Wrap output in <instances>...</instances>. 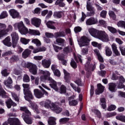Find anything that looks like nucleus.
<instances>
[{
	"label": "nucleus",
	"instance_id": "nucleus-1",
	"mask_svg": "<svg viewBox=\"0 0 125 125\" xmlns=\"http://www.w3.org/2000/svg\"><path fill=\"white\" fill-rule=\"evenodd\" d=\"M22 87L23 88V93L24 94V98L27 101H29L30 103L29 107H31L34 111L39 114L40 111L38 109V105L36 104L32 103L30 101V99H33V94L30 90V84L28 83H23Z\"/></svg>",
	"mask_w": 125,
	"mask_h": 125
},
{
	"label": "nucleus",
	"instance_id": "nucleus-2",
	"mask_svg": "<svg viewBox=\"0 0 125 125\" xmlns=\"http://www.w3.org/2000/svg\"><path fill=\"white\" fill-rule=\"evenodd\" d=\"M40 105L46 108V109H51V110L54 111L57 114H59L62 112V108L56 105L54 103H51V101L49 100L41 102L40 103Z\"/></svg>",
	"mask_w": 125,
	"mask_h": 125
},
{
	"label": "nucleus",
	"instance_id": "nucleus-3",
	"mask_svg": "<svg viewBox=\"0 0 125 125\" xmlns=\"http://www.w3.org/2000/svg\"><path fill=\"white\" fill-rule=\"evenodd\" d=\"M20 110L24 112L22 114V118L26 124L27 125H32L33 124V120L31 118L28 117L29 116H31V112L25 106L21 107Z\"/></svg>",
	"mask_w": 125,
	"mask_h": 125
},
{
	"label": "nucleus",
	"instance_id": "nucleus-4",
	"mask_svg": "<svg viewBox=\"0 0 125 125\" xmlns=\"http://www.w3.org/2000/svg\"><path fill=\"white\" fill-rule=\"evenodd\" d=\"M14 27L16 30H17V29H18L21 35H26V34H28V33H29V30H28V28L26 27L23 21L15 23L14 24Z\"/></svg>",
	"mask_w": 125,
	"mask_h": 125
},
{
	"label": "nucleus",
	"instance_id": "nucleus-5",
	"mask_svg": "<svg viewBox=\"0 0 125 125\" xmlns=\"http://www.w3.org/2000/svg\"><path fill=\"white\" fill-rule=\"evenodd\" d=\"M20 63L22 67H27V68L29 69V72H30L31 74H33V75H36V74H37V65L31 62L27 63L24 61H20Z\"/></svg>",
	"mask_w": 125,
	"mask_h": 125
},
{
	"label": "nucleus",
	"instance_id": "nucleus-6",
	"mask_svg": "<svg viewBox=\"0 0 125 125\" xmlns=\"http://www.w3.org/2000/svg\"><path fill=\"white\" fill-rule=\"evenodd\" d=\"M97 39H98V40L102 41V42H107L110 41L108 34H107L104 31L102 30L100 31V32L97 37Z\"/></svg>",
	"mask_w": 125,
	"mask_h": 125
},
{
	"label": "nucleus",
	"instance_id": "nucleus-7",
	"mask_svg": "<svg viewBox=\"0 0 125 125\" xmlns=\"http://www.w3.org/2000/svg\"><path fill=\"white\" fill-rule=\"evenodd\" d=\"M97 39H98V40L102 41V42H107L110 41L108 34H107L104 31L102 30L100 31V32L97 37Z\"/></svg>",
	"mask_w": 125,
	"mask_h": 125
},
{
	"label": "nucleus",
	"instance_id": "nucleus-8",
	"mask_svg": "<svg viewBox=\"0 0 125 125\" xmlns=\"http://www.w3.org/2000/svg\"><path fill=\"white\" fill-rule=\"evenodd\" d=\"M79 45L81 47L89 44V39L86 36H83L80 40L78 41Z\"/></svg>",
	"mask_w": 125,
	"mask_h": 125
},
{
	"label": "nucleus",
	"instance_id": "nucleus-9",
	"mask_svg": "<svg viewBox=\"0 0 125 125\" xmlns=\"http://www.w3.org/2000/svg\"><path fill=\"white\" fill-rule=\"evenodd\" d=\"M86 9L88 11H89L88 13V16H93L95 14V9L92 6V4L89 1H87L86 3Z\"/></svg>",
	"mask_w": 125,
	"mask_h": 125
},
{
	"label": "nucleus",
	"instance_id": "nucleus-10",
	"mask_svg": "<svg viewBox=\"0 0 125 125\" xmlns=\"http://www.w3.org/2000/svg\"><path fill=\"white\" fill-rule=\"evenodd\" d=\"M48 81H49L50 86L54 89L55 91H58L59 89L58 87L57 86V83H56V81H54V80L50 77L48 78Z\"/></svg>",
	"mask_w": 125,
	"mask_h": 125
},
{
	"label": "nucleus",
	"instance_id": "nucleus-11",
	"mask_svg": "<svg viewBox=\"0 0 125 125\" xmlns=\"http://www.w3.org/2000/svg\"><path fill=\"white\" fill-rule=\"evenodd\" d=\"M11 36L12 39L13 47L14 48L17 44V42L19 40V37L18 36V34L16 33V32H13L11 34Z\"/></svg>",
	"mask_w": 125,
	"mask_h": 125
},
{
	"label": "nucleus",
	"instance_id": "nucleus-12",
	"mask_svg": "<svg viewBox=\"0 0 125 125\" xmlns=\"http://www.w3.org/2000/svg\"><path fill=\"white\" fill-rule=\"evenodd\" d=\"M12 25H9L6 29L0 30V38H2V37H4V36H6V35L8 34V32L12 31Z\"/></svg>",
	"mask_w": 125,
	"mask_h": 125
},
{
	"label": "nucleus",
	"instance_id": "nucleus-13",
	"mask_svg": "<svg viewBox=\"0 0 125 125\" xmlns=\"http://www.w3.org/2000/svg\"><path fill=\"white\" fill-rule=\"evenodd\" d=\"M42 20L38 18H33L31 19V24L34 25L37 28H39L41 26Z\"/></svg>",
	"mask_w": 125,
	"mask_h": 125
},
{
	"label": "nucleus",
	"instance_id": "nucleus-14",
	"mask_svg": "<svg viewBox=\"0 0 125 125\" xmlns=\"http://www.w3.org/2000/svg\"><path fill=\"white\" fill-rule=\"evenodd\" d=\"M88 32L92 37L97 39L100 31L94 28H90L88 29Z\"/></svg>",
	"mask_w": 125,
	"mask_h": 125
},
{
	"label": "nucleus",
	"instance_id": "nucleus-15",
	"mask_svg": "<svg viewBox=\"0 0 125 125\" xmlns=\"http://www.w3.org/2000/svg\"><path fill=\"white\" fill-rule=\"evenodd\" d=\"M9 13L11 16L12 18L13 19H16V18H19L20 16V14H19V12H18V11H16L15 9H10L9 11Z\"/></svg>",
	"mask_w": 125,
	"mask_h": 125
},
{
	"label": "nucleus",
	"instance_id": "nucleus-16",
	"mask_svg": "<svg viewBox=\"0 0 125 125\" xmlns=\"http://www.w3.org/2000/svg\"><path fill=\"white\" fill-rule=\"evenodd\" d=\"M76 96L73 95L68 98V102L69 106H76L78 105V101L74 100Z\"/></svg>",
	"mask_w": 125,
	"mask_h": 125
},
{
	"label": "nucleus",
	"instance_id": "nucleus-17",
	"mask_svg": "<svg viewBox=\"0 0 125 125\" xmlns=\"http://www.w3.org/2000/svg\"><path fill=\"white\" fill-rule=\"evenodd\" d=\"M98 22V21L97 18H90L86 21V24L88 26H90L91 25L97 24Z\"/></svg>",
	"mask_w": 125,
	"mask_h": 125
},
{
	"label": "nucleus",
	"instance_id": "nucleus-18",
	"mask_svg": "<svg viewBox=\"0 0 125 125\" xmlns=\"http://www.w3.org/2000/svg\"><path fill=\"white\" fill-rule=\"evenodd\" d=\"M97 87L98 89H96L95 91L96 94H100L101 93H103V92L104 91L105 87L102 85V84L99 83L98 84Z\"/></svg>",
	"mask_w": 125,
	"mask_h": 125
},
{
	"label": "nucleus",
	"instance_id": "nucleus-19",
	"mask_svg": "<svg viewBox=\"0 0 125 125\" xmlns=\"http://www.w3.org/2000/svg\"><path fill=\"white\" fill-rule=\"evenodd\" d=\"M6 104L8 109H10V108H11V106H13V107L17 106V104L14 102H13L11 99H9L6 101Z\"/></svg>",
	"mask_w": 125,
	"mask_h": 125
},
{
	"label": "nucleus",
	"instance_id": "nucleus-20",
	"mask_svg": "<svg viewBox=\"0 0 125 125\" xmlns=\"http://www.w3.org/2000/svg\"><path fill=\"white\" fill-rule=\"evenodd\" d=\"M34 93L35 96L37 98L40 99L43 97V94L42 92V91H40V90L38 89H35L34 90Z\"/></svg>",
	"mask_w": 125,
	"mask_h": 125
},
{
	"label": "nucleus",
	"instance_id": "nucleus-21",
	"mask_svg": "<svg viewBox=\"0 0 125 125\" xmlns=\"http://www.w3.org/2000/svg\"><path fill=\"white\" fill-rule=\"evenodd\" d=\"M51 64L50 60H47L46 59H43L42 61V64L44 67V68H49Z\"/></svg>",
	"mask_w": 125,
	"mask_h": 125
},
{
	"label": "nucleus",
	"instance_id": "nucleus-22",
	"mask_svg": "<svg viewBox=\"0 0 125 125\" xmlns=\"http://www.w3.org/2000/svg\"><path fill=\"white\" fill-rule=\"evenodd\" d=\"M63 71L64 75V79L66 83H69L70 79H71V74L65 69H63Z\"/></svg>",
	"mask_w": 125,
	"mask_h": 125
},
{
	"label": "nucleus",
	"instance_id": "nucleus-23",
	"mask_svg": "<svg viewBox=\"0 0 125 125\" xmlns=\"http://www.w3.org/2000/svg\"><path fill=\"white\" fill-rule=\"evenodd\" d=\"M13 83L11 78L8 77V79L4 81V83L7 87H8V88H11V87H12V85L11 84H12Z\"/></svg>",
	"mask_w": 125,
	"mask_h": 125
},
{
	"label": "nucleus",
	"instance_id": "nucleus-24",
	"mask_svg": "<svg viewBox=\"0 0 125 125\" xmlns=\"http://www.w3.org/2000/svg\"><path fill=\"white\" fill-rule=\"evenodd\" d=\"M10 37H6L3 41L2 42L4 45L6 46L10 47L12 45L11 42H10Z\"/></svg>",
	"mask_w": 125,
	"mask_h": 125
},
{
	"label": "nucleus",
	"instance_id": "nucleus-25",
	"mask_svg": "<svg viewBox=\"0 0 125 125\" xmlns=\"http://www.w3.org/2000/svg\"><path fill=\"white\" fill-rule=\"evenodd\" d=\"M45 23H46L47 27L49 28V29H52V30H55L56 27L53 25V24H55V22L53 21H49L46 22V21H45Z\"/></svg>",
	"mask_w": 125,
	"mask_h": 125
},
{
	"label": "nucleus",
	"instance_id": "nucleus-26",
	"mask_svg": "<svg viewBox=\"0 0 125 125\" xmlns=\"http://www.w3.org/2000/svg\"><path fill=\"white\" fill-rule=\"evenodd\" d=\"M48 125H56V118L55 117H50L48 120Z\"/></svg>",
	"mask_w": 125,
	"mask_h": 125
},
{
	"label": "nucleus",
	"instance_id": "nucleus-27",
	"mask_svg": "<svg viewBox=\"0 0 125 125\" xmlns=\"http://www.w3.org/2000/svg\"><path fill=\"white\" fill-rule=\"evenodd\" d=\"M108 89L111 92H115L116 91V84L114 83H108Z\"/></svg>",
	"mask_w": 125,
	"mask_h": 125
},
{
	"label": "nucleus",
	"instance_id": "nucleus-28",
	"mask_svg": "<svg viewBox=\"0 0 125 125\" xmlns=\"http://www.w3.org/2000/svg\"><path fill=\"white\" fill-rule=\"evenodd\" d=\"M63 13L62 11L59 12H55L53 14V16L55 18H57L59 19V18H61L62 17V15H63Z\"/></svg>",
	"mask_w": 125,
	"mask_h": 125
},
{
	"label": "nucleus",
	"instance_id": "nucleus-29",
	"mask_svg": "<svg viewBox=\"0 0 125 125\" xmlns=\"http://www.w3.org/2000/svg\"><path fill=\"white\" fill-rule=\"evenodd\" d=\"M63 1H64V0H57L55 4V5H59L61 7H64L65 4Z\"/></svg>",
	"mask_w": 125,
	"mask_h": 125
},
{
	"label": "nucleus",
	"instance_id": "nucleus-30",
	"mask_svg": "<svg viewBox=\"0 0 125 125\" xmlns=\"http://www.w3.org/2000/svg\"><path fill=\"white\" fill-rule=\"evenodd\" d=\"M100 104L104 109H106L107 105H106V99L104 98L100 99Z\"/></svg>",
	"mask_w": 125,
	"mask_h": 125
},
{
	"label": "nucleus",
	"instance_id": "nucleus-31",
	"mask_svg": "<svg viewBox=\"0 0 125 125\" xmlns=\"http://www.w3.org/2000/svg\"><path fill=\"white\" fill-rule=\"evenodd\" d=\"M29 34L31 35H33L34 36H40L41 35V33L38 30L29 29Z\"/></svg>",
	"mask_w": 125,
	"mask_h": 125
},
{
	"label": "nucleus",
	"instance_id": "nucleus-32",
	"mask_svg": "<svg viewBox=\"0 0 125 125\" xmlns=\"http://www.w3.org/2000/svg\"><path fill=\"white\" fill-rule=\"evenodd\" d=\"M31 54V50L27 49H25L22 54L23 58H27Z\"/></svg>",
	"mask_w": 125,
	"mask_h": 125
},
{
	"label": "nucleus",
	"instance_id": "nucleus-33",
	"mask_svg": "<svg viewBox=\"0 0 125 125\" xmlns=\"http://www.w3.org/2000/svg\"><path fill=\"white\" fill-rule=\"evenodd\" d=\"M39 71L41 74H42L47 78L48 77H49V76H50V72H49V71H46V70L43 71L42 70H39Z\"/></svg>",
	"mask_w": 125,
	"mask_h": 125
},
{
	"label": "nucleus",
	"instance_id": "nucleus-34",
	"mask_svg": "<svg viewBox=\"0 0 125 125\" xmlns=\"http://www.w3.org/2000/svg\"><path fill=\"white\" fill-rule=\"evenodd\" d=\"M31 81H34V83L36 85H39V82H40V78L39 77H35L33 76H31Z\"/></svg>",
	"mask_w": 125,
	"mask_h": 125
},
{
	"label": "nucleus",
	"instance_id": "nucleus-35",
	"mask_svg": "<svg viewBox=\"0 0 125 125\" xmlns=\"http://www.w3.org/2000/svg\"><path fill=\"white\" fill-rule=\"evenodd\" d=\"M56 42L59 45H64L65 40L62 39V38H58L56 40Z\"/></svg>",
	"mask_w": 125,
	"mask_h": 125
},
{
	"label": "nucleus",
	"instance_id": "nucleus-36",
	"mask_svg": "<svg viewBox=\"0 0 125 125\" xmlns=\"http://www.w3.org/2000/svg\"><path fill=\"white\" fill-rule=\"evenodd\" d=\"M105 54L106 56H111L112 55V51L110 47L106 46L105 48Z\"/></svg>",
	"mask_w": 125,
	"mask_h": 125
},
{
	"label": "nucleus",
	"instance_id": "nucleus-37",
	"mask_svg": "<svg viewBox=\"0 0 125 125\" xmlns=\"http://www.w3.org/2000/svg\"><path fill=\"white\" fill-rule=\"evenodd\" d=\"M6 93L2 88H1V85L0 84V96H2L3 98H6V96L5 95Z\"/></svg>",
	"mask_w": 125,
	"mask_h": 125
},
{
	"label": "nucleus",
	"instance_id": "nucleus-38",
	"mask_svg": "<svg viewBox=\"0 0 125 125\" xmlns=\"http://www.w3.org/2000/svg\"><path fill=\"white\" fill-rule=\"evenodd\" d=\"M70 85L71 87H72L73 89L75 90V91H77L78 93L81 92V89L79 88V87H76V85L74 83H71Z\"/></svg>",
	"mask_w": 125,
	"mask_h": 125
},
{
	"label": "nucleus",
	"instance_id": "nucleus-39",
	"mask_svg": "<svg viewBox=\"0 0 125 125\" xmlns=\"http://www.w3.org/2000/svg\"><path fill=\"white\" fill-rule=\"evenodd\" d=\"M116 120H118V121H121V122L125 123V116L118 115L116 117Z\"/></svg>",
	"mask_w": 125,
	"mask_h": 125
},
{
	"label": "nucleus",
	"instance_id": "nucleus-40",
	"mask_svg": "<svg viewBox=\"0 0 125 125\" xmlns=\"http://www.w3.org/2000/svg\"><path fill=\"white\" fill-rule=\"evenodd\" d=\"M91 44L94 47H98L99 49H101V47H102L101 44H99L98 43V42H91Z\"/></svg>",
	"mask_w": 125,
	"mask_h": 125
},
{
	"label": "nucleus",
	"instance_id": "nucleus-41",
	"mask_svg": "<svg viewBox=\"0 0 125 125\" xmlns=\"http://www.w3.org/2000/svg\"><path fill=\"white\" fill-rule=\"evenodd\" d=\"M118 27H120V28H124L125 29V21H119L117 23Z\"/></svg>",
	"mask_w": 125,
	"mask_h": 125
},
{
	"label": "nucleus",
	"instance_id": "nucleus-42",
	"mask_svg": "<svg viewBox=\"0 0 125 125\" xmlns=\"http://www.w3.org/2000/svg\"><path fill=\"white\" fill-rule=\"evenodd\" d=\"M20 41L21 43H23V44H28V43H29V42H30V40L26 39L24 38H21L20 39Z\"/></svg>",
	"mask_w": 125,
	"mask_h": 125
},
{
	"label": "nucleus",
	"instance_id": "nucleus-43",
	"mask_svg": "<svg viewBox=\"0 0 125 125\" xmlns=\"http://www.w3.org/2000/svg\"><path fill=\"white\" fill-rule=\"evenodd\" d=\"M8 16V14L6 11H3L0 15V19H4Z\"/></svg>",
	"mask_w": 125,
	"mask_h": 125
},
{
	"label": "nucleus",
	"instance_id": "nucleus-44",
	"mask_svg": "<svg viewBox=\"0 0 125 125\" xmlns=\"http://www.w3.org/2000/svg\"><path fill=\"white\" fill-rule=\"evenodd\" d=\"M118 79H119V73L117 71L113 72L112 79L113 81H116V80H118Z\"/></svg>",
	"mask_w": 125,
	"mask_h": 125
},
{
	"label": "nucleus",
	"instance_id": "nucleus-45",
	"mask_svg": "<svg viewBox=\"0 0 125 125\" xmlns=\"http://www.w3.org/2000/svg\"><path fill=\"white\" fill-rule=\"evenodd\" d=\"M59 122L61 125H64V124H66L67 122H69V118H61V119H60Z\"/></svg>",
	"mask_w": 125,
	"mask_h": 125
},
{
	"label": "nucleus",
	"instance_id": "nucleus-46",
	"mask_svg": "<svg viewBox=\"0 0 125 125\" xmlns=\"http://www.w3.org/2000/svg\"><path fill=\"white\" fill-rule=\"evenodd\" d=\"M32 42L36 44L37 46H40V45L42 44L41 43V41H40V40H39L38 39H33Z\"/></svg>",
	"mask_w": 125,
	"mask_h": 125
},
{
	"label": "nucleus",
	"instance_id": "nucleus-47",
	"mask_svg": "<svg viewBox=\"0 0 125 125\" xmlns=\"http://www.w3.org/2000/svg\"><path fill=\"white\" fill-rule=\"evenodd\" d=\"M32 42L36 44L37 46H40V45L42 44L41 43V41H40V40H39L38 39H33Z\"/></svg>",
	"mask_w": 125,
	"mask_h": 125
},
{
	"label": "nucleus",
	"instance_id": "nucleus-48",
	"mask_svg": "<svg viewBox=\"0 0 125 125\" xmlns=\"http://www.w3.org/2000/svg\"><path fill=\"white\" fill-rule=\"evenodd\" d=\"M108 14L111 18H112L113 20H115V19H116L117 16H116V14H115V13H114V12H113L112 11H109L108 12Z\"/></svg>",
	"mask_w": 125,
	"mask_h": 125
},
{
	"label": "nucleus",
	"instance_id": "nucleus-49",
	"mask_svg": "<svg viewBox=\"0 0 125 125\" xmlns=\"http://www.w3.org/2000/svg\"><path fill=\"white\" fill-rule=\"evenodd\" d=\"M55 36L56 38H58L59 37H65V33L63 31L57 32L55 34Z\"/></svg>",
	"mask_w": 125,
	"mask_h": 125
},
{
	"label": "nucleus",
	"instance_id": "nucleus-50",
	"mask_svg": "<svg viewBox=\"0 0 125 125\" xmlns=\"http://www.w3.org/2000/svg\"><path fill=\"white\" fill-rule=\"evenodd\" d=\"M107 29L112 34H115V33H117V29L112 26H107Z\"/></svg>",
	"mask_w": 125,
	"mask_h": 125
},
{
	"label": "nucleus",
	"instance_id": "nucleus-51",
	"mask_svg": "<svg viewBox=\"0 0 125 125\" xmlns=\"http://www.w3.org/2000/svg\"><path fill=\"white\" fill-rule=\"evenodd\" d=\"M72 48H70V46H68L67 47H65L63 48V52L65 53H70L71 51H72Z\"/></svg>",
	"mask_w": 125,
	"mask_h": 125
},
{
	"label": "nucleus",
	"instance_id": "nucleus-52",
	"mask_svg": "<svg viewBox=\"0 0 125 125\" xmlns=\"http://www.w3.org/2000/svg\"><path fill=\"white\" fill-rule=\"evenodd\" d=\"M24 83H29L30 82V77L26 74L24 75L23 78Z\"/></svg>",
	"mask_w": 125,
	"mask_h": 125
},
{
	"label": "nucleus",
	"instance_id": "nucleus-53",
	"mask_svg": "<svg viewBox=\"0 0 125 125\" xmlns=\"http://www.w3.org/2000/svg\"><path fill=\"white\" fill-rule=\"evenodd\" d=\"M58 58L59 60H61V61H62V65H64V66L67 65V61L63 59V58H61L60 56H58Z\"/></svg>",
	"mask_w": 125,
	"mask_h": 125
},
{
	"label": "nucleus",
	"instance_id": "nucleus-54",
	"mask_svg": "<svg viewBox=\"0 0 125 125\" xmlns=\"http://www.w3.org/2000/svg\"><path fill=\"white\" fill-rule=\"evenodd\" d=\"M82 56L80 55H78L77 56H74V58L75 59V61L76 62H81V63H82Z\"/></svg>",
	"mask_w": 125,
	"mask_h": 125
},
{
	"label": "nucleus",
	"instance_id": "nucleus-55",
	"mask_svg": "<svg viewBox=\"0 0 125 125\" xmlns=\"http://www.w3.org/2000/svg\"><path fill=\"white\" fill-rule=\"evenodd\" d=\"M99 23L101 25L103 26L104 28H107V22L103 20H101L99 21Z\"/></svg>",
	"mask_w": 125,
	"mask_h": 125
},
{
	"label": "nucleus",
	"instance_id": "nucleus-56",
	"mask_svg": "<svg viewBox=\"0 0 125 125\" xmlns=\"http://www.w3.org/2000/svg\"><path fill=\"white\" fill-rule=\"evenodd\" d=\"M116 108L117 106L114 104H111L107 108V111H114V110H116Z\"/></svg>",
	"mask_w": 125,
	"mask_h": 125
},
{
	"label": "nucleus",
	"instance_id": "nucleus-57",
	"mask_svg": "<svg viewBox=\"0 0 125 125\" xmlns=\"http://www.w3.org/2000/svg\"><path fill=\"white\" fill-rule=\"evenodd\" d=\"M82 27L80 26H76L74 29V31L76 34H78V33H80L82 31Z\"/></svg>",
	"mask_w": 125,
	"mask_h": 125
},
{
	"label": "nucleus",
	"instance_id": "nucleus-58",
	"mask_svg": "<svg viewBox=\"0 0 125 125\" xmlns=\"http://www.w3.org/2000/svg\"><path fill=\"white\" fill-rule=\"evenodd\" d=\"M54 74L55 76H56L57 77H60L61 76V73L60 72V71L58 69H56L54 70L53 71Z\"/></svg>",
	"mask_w": 125,
	"mask_h": 125
},
{
	"label": "nucleus",
	"instance_id": "nucleus-59",
	"mask_svg": "<svg viewBox=\"0 0 125 125\" xmlns=\"http://www.w3.org/2000/svg\"><path fill=\"white\" fill-rule=\"evenodd\" d=\"M1 74L4 77H6L9 75V72H8L7 69H4L1 71Z\"/></svg>",
	"mask_w": 125,
	"mask_h": 125
},
{
	"label": "nucleus",
	"instance_id": "nucleus-60",
	"mask_svg": "<svg viewBox=\"0 0 125 125\" xmlns=\"http://www.w3.org/2000/svg\"><path fill=\"white\" fill-rule=\"evenodd\" d=\"M106 15H107L106 11L103 10L101 11L100 13L101 17H102L103 18H105Z\"/></svg>",
	"mask_w": 125,
	"mask_h": 125
},
{
	"label": "nucleus",
	"instance_id": "nucleus-61",
	"mask_svg": "<svg viewBox=\"0 0 125 125\" xmlns=\"http://www.w3.org/2000/svg\"><path fill=\"white\" fill-rule=\"evenodd\" d=\"M119 49L121 52V54L125 56V48L124 47V46L120 45L119 46Z\"/></svg>",
	"mask_w": 125,
	"mask_h": 125
},
{
	"label": "nucleus",
	"instance_id": "nucleus-62",
	"mask_svg": "<svg viewBox=\"0 0 125 125\" xmlns=\"http://www.w3.org/2000/svg\"><path fill=\"white\" fill-rule=\"evenodd\" d=\"M11 95L12 96V97L14 98V99L15 100V101H17V102L19 101V98H18V96H17L16 94L12 92Z\"/></svg>",
	"mask_w": 125,
	"mask_h": 125
},
{
	"label": "nucleus",
	"instance_id": "nucleus-63",
	"mask_svg": "<svg viewBox=\"0 0 125 125\" xmlns=\"http://www.w3.org/2000/svg\"><path fill=\"white\" fill-rule=\"evenodd\" d=\"M66 89L65 85H62L61 86V93H65Z\"/></svg>",
	"mask_w": 125,
	"mask_h": 125
},
{
	"label": "nucleus",
	"instance_id": "nucleus-64",
	"mask_svg": "<svg viewBox=\"0 0 125 125\" xmlns=\"http://www.w3.org/2000/svg\"><path fill=\"white\" fill-rule=\"evenodd\" d=\"M116 115H117V113L116 112H111L109 113H107L106 114V118H111V117L116 116Z\"/></svg>",
	"mask_w": 125,
	"mask_h": 125
}]
</instances>
